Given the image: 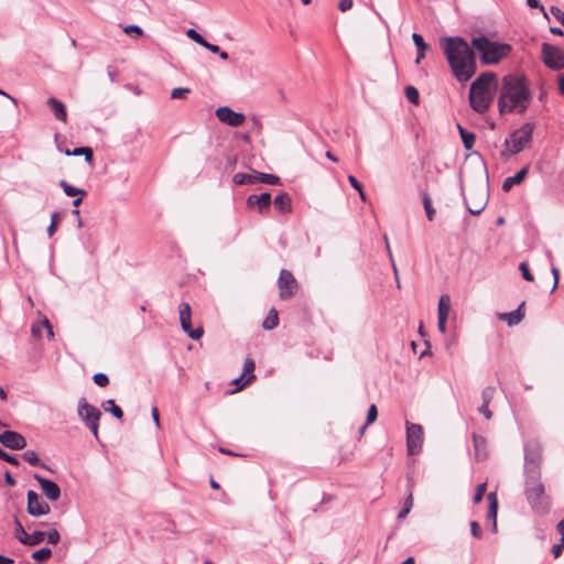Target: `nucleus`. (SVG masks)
Segmentation results:
<instances>
[{"mask_svg": "<svg viewBox=\"0 0 564 564\" xmlns=\"http://www.w3.org/2000/svg\"><path fill=\"white\" fill-rule=\"evenodd\" d=\"M423 444V429L420 424L406 423V448L410 455L421 452Z\"/></svg>", "mask_w": 564, "mask_h": 564, "instance_id": "9d476101", "label": "nucleus"}, {"mask_svg": "<svg viewBox=\"0 0 564 564\" xmlns=\"http://www.w3.org/2000/svg\"><path fill=\"white\" fill-rule=\"evenodd\" d=\"M279 285V295L282 300H288L293 296L295 289L297 286L296 280L293 276L292 272L283 269L280 272V276L278 280Z\"/></svg>", "mask_w": 564, "mask_h": 564, "instance_id": "ddd939ff", "label": "nucleus"}, {"mask_svg": "<svg viewBox=\"0 0 564 564\" xmlns=\"http://www.w3.org/2000/svg\"><path fill=\"white\" fill-rule=\"evenodd\" d=\"M232 180L238 185L254 184L258 182V175L256 171L252 174L236 173Z\"/></svg>", "mask_w": 564, "mask_h": 564, "instance_id": "cd10ccee", "label": "nucleus"}, {"mask_svg": "<svg viewBox=\"0 0 564 564\" xmlns=\"http://www.w3.org/2000/svg\"><path fill=\"white\" fill-rule=\"evenodd\" d=\"M532 99L531 91L524 77L507 75L502 79L498 108L500 113L524 112Z\"/></svg>", "mask_w": 564, "mask_h": 564, "instance_id": "f03ea898", "label": "nucleus"}, {"mask_svg": "<svg viewBox=\"0 0 564 564\" xmlns=\"http://www.w3.org/2000/svg\"><path fill=\"white\" fill-rule=\"evenodd\" d=\"M529 166H523L516 175L507 177L502 183V191L509 192L514 185L520 184L527 176Z\"/></svg>", "mask_w": 564, "mask_h": 564, "instance_id": "b1692460", "label": "nucleus"}, {"mask_svg": "<svg viewBox=\"0 0 564 564\" xmlns=\"http://www.w3.org/2000/svg\"><path fill=\"white\" fill-rule=\"evenodd\" d=\"M488 500V512L487 519L491 521V531H497V513H498V499L495 491H491L487 496Z\"/></svg>", "mask_w": 564, "mask_h": 564, "instance_id": "6ab92c4d", "label": "nucleus"}, {"mask_svg": "<svg viewBox=\"0 0 564 564\" xmlns=\"http://www.w3.org/2000/svg\"><path fill=\"white\" fill-rule=\"evenodd\" d=\"M123 32L126 34L135 33L137 35H142V33H143L142 29L137 24H130V25L124 26Z\"/></svg>", "mask_w": 564, "mask_h": 564, "instance_id": "bf43d9fd", "label": "nucleus"}, {"mask_svg": "<svg viewBox=\"0 0 564 564\" xmlns=\"http://www.w3.org/2000/svg\"><path fill=\"white\" fill-rule=\"evenodd\" d=\"M524 495L531 509L538 514H546L550 510V499L545 494V487L542 482L541 474L533 471L525 476Z\"/></svg>", "mask_w": 564, "mask_h": 564, "instance_id": "20e7f679", "label": "nucleus"}, {"mask_svg": "<svg viewBox=\"0 0 564 564\" xmlns=\"http://www.w3.org/2000/svg\"><path fill=\"white\" fill-rule=\"evenodd\" d=\"M279 325V315L274 308H271L263 321L262 327L267 330L274 329Z\"/></svg>", "mask_w": 564, "mask_h": 564, "instance_id": "c756f323", "label": "nucleus"}, {"mask_svg": "<svg viewBox=\"0 0 564 564\" xmlns=\"http://www.w3.org/2000/svg\"><path fill=\"white\" fill-rule=\"evenodd\" d=\"M4 481L7 485L13 487L15 486V479L12 477V475L9 471H6L4 474Z\"/></svg>", "mask_w": 564, "mask_h": 564, "instance_id": "338daca9", "label": "nucleus"}, {"mask_svg": "<svg viewBox=\"0 0 564 564\" xmlns=\"http://www.w3.org/2000/svg\"><path fill=\"white\" fill-rule=\"evenodd\" d=\"M457 127L459 130L462 141L464 143V147L467 150H470L475 144V139H476L475 134L473 132H469L466 129H464L460 124H458Z\"/></svg>", "mask_w": 564, "mask_h": 564, "instance_id": "7c9ffc66", "label": "nucleus"}, {"mask_svg": "<svg viewBox=\"0 0 564 564\" xmlns=\"http://www.w3.org/2000/svg\"><path fill=\"white\" fill-rule=\"evenodd\" d=\"M471 45L480 53L484 64H497L511 52V46L505 43L492 42L486 36L475 37Z\"/></svg>", "mask_w": 564, "mask_h": 564, "instance_id": "39448f33", "label": "nucleus"}, {"mask_svg": "<svg viewBox=\"0 0 564 564\" xmlns=\"http://www.w3.org/2000/svg\"><path fill=\"white\" fill-rule=\"evenodd\" d=\"M66 154L67 155H75V156L85 155V160L89 164L93 163L94 153H93V150L90 148H88V147L76 148L72 152L70 151H66Z\"/></svg>", "mask_w": 564, "mask_h": 564, "instance_id": "f704fd0d", "label": "nucleus"}, {"mask_svg": "<svg viewBox=\"0 0 564 564\" xmlns=\"http://www.w3.org/2000/svg\"><path fill=\"white\" fill-rule=\"evenodd\" d=\"M556 530L564 538V518L557 523Z\"/></svg>", "mask_w": 564, "mask_h": 564, "instance_id": "774afa93", "label": "nucleus"}, {"mask_svg": "<svg viewBox=\"0 0 564 564\" xmlns=\"http://www.w3.org/2000/svg\"><path fill=\"white\" fill-rule=\"evenodd\" d=\"M495 395L494 387H486L481 392L482 404L479 406L478 411L487 419L490 420L492 417V412L489 410V404Z\"/></svg>", "mask_w": 564, "mask_h": 564, "instance_id": "aec40b11", "label": "nucleus"}, {"mask_svg": "<svg viewBox=\"0 0 564 564\" xmlns=\"http://www.w3.org/2000/svg\"><path fill=\"white\" fill-rule=\"evenodd\" d=\"M0 443L12 451L23 449L26 446V441L22 434L9 430L0 434Z\"/></svg>", "mask_w": 564, "mask_h": 564, "instance_id": "dca6fc26", "label": "nucleus"}, {"mask_svg": "<svg viewBox=\"0 0 564 564\" xmlns=\"http://www.w3.org/2000/svg\"><path fill=\"white\" fill-rule=\"evenodd\" d=\"M534 124L527 122L519 129L513 131L508 139L505 141L506 150L501 152V155L509 158L521 152L532 140Z\"/></svg>", "mask_w": 564, "mask_h": 564, "instance_id": "423d86ee", "label": "nucleus"}, {"mask_svg": "<svg viewBox=\"0 0 564 564\" xmlns=\"http://www.w3.org/2000/svg\"><path fill=\"white\" fill-rule=\"evenodd\" d=\"M216 117L220 122L226 123L232 128L240 127L246 119L243 113L236 112L227 106L217 108Z\"/></svg>", "mask_w": 564, "mask_h": 564, "instance_id": "2eb2a0df", "label": "nucleus"}, {"mask_svg": "<svg viewBox=\"0 0 564 564\" xmlns=\"http://www.w3.org/2000/svg\"><path fill=\"white\" fill-rule=\"evenodd\" d=\"M45 538V533L42 531H34L32 534H29L28 539L23 541L20 539V543L24 545L34 546L40 544Z\"/></svg>", "mask_w": 564, "mask_h": 564, "instance_id": "c9c22d12", "label": "nucleus"}, {"mask_svg": "<svg viewBox=\"0 0 564 564\" xmlns=\"http://www.w3.org/2000/svg\"><path fill=\"white\" fill-rule=\"evenodd\" d=\"M52 556V550L50 547H42L32 553V558L39 563L47 561Z\"/></svg>", "mask_w": 564, "mask_h": 564, "instance_id": "e433bc0d", "label": "nucleus"}, {"mask_svg": "<svg viewBox=\"0 0 564 564\" xmlns=\"http://www.w3.org/2000/svg\"><path fill=\"white\" fill-rule=\"evenodd\" d=\"M550 11H551L552 15L563 25L564 24V12L555 6L551 7Z\"/></svg>", "mask_w": 564, "mask_h": 564, "instance_id": "864d4df0", "label": "nucleus"}, {"mask_svg": "<svg viewBox=\"0 0 564 564\" xmlns=\"http://www.w3.org/2000/svg\"><path fill=\"white\" fill-rule=\"evenodd\" d=\"M527 4L530 7V8H540V10L543 12L544 17L546 19H549L547 17V13L545 12L544 10V7L540 6L539 1L538 0H527Z\"/></svg>", "mask_w": 564, "mask_h": 564, "instance_id": "e2e57ef3", "label": "nucleus"}, {"mask_svg": "<svg viewBox=\"0 0 564 564\" xmlns=\"http://www.w3.org/2000/svg\"><path fill=\"white\" fill-rule=\"evenodd\" d=\"M404 94H405L406 99L411 104H413V105H417L419 104L420 95H419L417 89L414 86H406L405 89H404Z\"/></svg>", "mask_w": 564, "mask_h": 564, "instance_id": "58836bf2", "label": "nucleus"}, {"mask_svg": "<svg viewBox=\"0 0 564 564\" xmlns=\"http://www.w3.org/2000/svg\"><path fill=\"white\" fill-rule=\"evenodd\" d=\"M274 207L282 214H288L292 209L291 198L289 194L281 193L273 200Z\"/></svg>", "mask_w": 564, "mask_h": 564, "instance_id": "393cba45", "label": "nucleus"}, {"mask_svg": "<svg viewBox=\"0 0 564 564\" xmlns=\"http://www.w3.org/2000/svg\"><path fill=\"white\" fill-rule=\"evenodd\" d=\"M180 310V323L181 327L191 337L192 339L198 340L203 334L204 329L203 327H197L195 329L192 328L191 324V306L188 303H181L178 306Z\"/></svg>", "mask_w": 564, "mask_h": 564, "instance_id": "9b49d317", "label": "nucleus"}, {"mask_svg": "<svg viewBox=\"0 0 564 564\" xmlns=\"http://www.w3.org/2000/svg\"><path fill=\"white\" fill-rule=\"evenodd\" d=\"M497 87V77L492 72L480 74L470 85V107L478 113H485L494 99V90Z\"/></svg>", "mask_w": 564, "mask_h": 564, "instance_id": "7ed1b4c3", "label": "nucleus"}, {"mask_svg": "<svg viewBox=\"0 0 564 564\" xmlns=\"http://www.w3.org/2000/svg\"><path fill=\"white\" fill-rule=\"evenodd\" d=\"M524 302H522L519 307L512 312H509V313H499L498 314V318L500 321H506L508 323L509 326H514V325H518L524 317V313H523V306H524Z\"/></svg>", "mask_w": 564, "mask_h": 564, "instance_id": "412c9836", "label": "nucleus"}, {"mask_svg": "<svg viewBox=\"0 0 564 564\" xmlns=\"http://www.w3.org/2000/svg\"><path fill=\"white\" fill-rule=\"evenodd\" d=\"M271 202V194L265 192L260 195H249L246 203L249 208L258 207L259 213L263 214L269 209Z\"/></svg>", "mask_w": 564, "mask_h": 564, "instance_id": "a211bd4d", "label": "nucleus"}, {"mask_svg": "<svg viewBox=\"0 0 564 564\" xmlns=\"http://www.w3.org/2000/svg\"><path fill=\"white\" fill-rule=\"evenodd\" d=\"M28 512L33 517H41L50 513L51 508L47 502L42 500V498L33 490H29L28 495Z\"/></svg>", "mask_w": 564, "mask_h": 564, "instance_id": "4468645a", "label": "nucleus"}, {"mask_svg": "<svg viewBox=\"0 0 564 564\" xmlns=\"http://www.w3.org/2000/svg\"><path fill=\"white\" fill-rule=\"evenodd\" d=\"M34 479L39 482L43 495L51 501H56L61 497V489L58 485L50 479H46L39 474L34 475Z\"/></svg>", "mask_w": 564, "mask_h": 564, "instance_id": "f3484780", "label": "nucleus"}, {"mask_svg": "<svg viewBox=\"0 0 564 564\" xmlns=\"http://www.w3.org/2000/svg\"><path fill=\"white\" fill-rule=\"evenodd\" d=\"M486 488H487V484L486 482L479 484L476 487V492L474 495V502L475 503H479L482 500L484 495L486 492Z\"/></svg>", "mask_w": 564, "mask_h": 564, "instance_id": "de8ad7c7", "label": "nucleus"}, {"mask_svg": "<svg viewBox=\"0 0 564 564\" xmlns=\"http://www.w3.org/2000/svg\"><path fill=\"white\" fill-rule=\"evenodd\" d=\"M348 182L350 183V185H351L355 189H357L358 192H361V187H362V186H361V184L358 182V180H357L355 176L349 175V176H348Z\"/></svg>", "mask_w": 564, "mask_h": 564, "instance_id": "69168bd1", "label": "nucleus"}, {"mask_svg": "<svg viewBox=\"0 0 564 564\" xmlns=\"http://www.w3.org/2000/svg\"><path fill=\"white\" fill-rule=\"evenodd\" d=\"M412 506H413V496H412V492H410L404 501V506H403L402 510L398 514V518L404 519L411 511Z\"/></svg>", "mask_w": 564, "mask_h": 564, "instance_id": "a19ab883", "label": "nucleus"}, {"mask_svg": "<svg viewBox=\"0 0 564 564\" xmlns=\"http://www.w3.org/2000/svg\"><path fill=\"white\" fill-rule=\"evenodd\" d=\"M541 451L536 444H527L524 447V476L533 471L541 474Z\"/></svg>", "mask_w": 564, "mask_h": 564, "instance_id": "1a4fd4ad", "label": "nucleus"}, {"mask_svg": "<svg viewBox=\"0 0 564 564\" xmlns=\"http://www.w3.org/2000/svg\"><path fill=\"white\" fill-rule=\"evenodd\" d=\"M446 322L447 317L438 316L437 328L442 334L446 332Z\"/></svg>", "mask_w": 564, "mask_h": 564, "instance_id": "0e129e2a", "label": "nucleus"}, {"mask_svg": "<svg viewBox=\"0 0 564 564\" xmlns=\"http://www.w3.org/2000/svg\"><path fill=\"white\" fill-rule=\"evenodd\" d=\"M412 40H413V42L416 46V51H417V56H416L415 63L419 64L421 62V59H423L425 56V51L427 50V44L424 42L422 35H420L419 33H413Z\"/></svg>", "mask_w": 564, "mask_h": 564, "instance_id": "bb28decb", "label": "nucleus"}, {"mask_svg": "<svg viewBox=\"0 0 564 564\" xmlns=\"http://www.w3.org/2000/svg\"><path fill=\"white\" fill-rule=\"evenodd\" d=\"M77 414L84 421L85 425L98 440V429L101 412L98 408L89 404L85 398H80L77 406Z\"/></svg>", "mask_w": 564, "mask_h": 564, "instance_id": "0eeeda50", "label": "nucleus"}, {"mask_svg": "<svg viewBox=\"0 0 564 564\" xmlns=\"http://www.w3.org/2000/svg\"><path fill=\"white\" fill-rule=\"evenodd\" d=\"M551 272H552V275L554 278V283H553V286L551 289V292H553L557 288V285H558L560 271H558V269L555 265L552 264Z\"/></svg>", "mask_w": 564, "mask_h": 564, "instance_id": "052dcab7", "label": "nucleus"}, {"mask_svg": "<svg viewBox=\"0 0 564 564\" xmlns=\"http://www.w3.org/2000/svg\"><path fill=\"white\" fill-rule=\"evenodd\" d=\"M254 361L251 359V358H247L245 360V364H243V371L241 375H243V377L246 375H249L246 380L243 381V383L236 389V391L238 390H241L245 386H247L248 383H250L252 380H254L256 376L253 375V370H254Z\"/></svg>", "mask_w": 564, "mask_h": 564, "instance_id": "a878e982", "label": "nucleus"}, {"mask_svg": "<svg viewBox=\"0 0 564 564\" xmlns=\"http://www.w3.org/2000/svg\"><path fill=\"white\" fill-rule=\"evenodd\" d=\"M451 311V297L448 294H443L438 301L437 314L442 317H448Z\"/></svg>", "mask_w": 564, "mask_h": 564, "instance_id": "c85d7f7f", "label": "nucleus"}, {"mask_svg": "<svg viewBox=\"0 0 564 564\" xmlns=\"http://www.w3.org/2000/svg\"><path fill=\"white\" fill-rule=\"evenodd\" d=\"M189 91H191L189 88H184V87L174 88L171 91V98L172 99L185 98L189 94Z\"/></svg>", "mask_w": 564, "mask_h": 564, "instance_id": "c03bdc74", "label": "nucleus"}, {"mask_svg": "<svg viewBox=\"0 0 564 564\" xmlns=\"http://www.w3.org/2000/svg\"><path fill=\"white\" fill-rule=\"evenodd\" d=\"M465 203L471 215H479L487 205V194L484 189H471L465 197Z\"/></svg>", "mask_w": 564, "mask_h": 564, "instance_id": "f8f14e48", "label": "nucleus"}, {"mask_svg": "<svg viewBox=\"0 0 564 564\" xmlns=\"http://www.w3.org/2000/svg\"><path fill=\"white\" fill-rule=\"evenodd\" d=\"M543 63L553 70L564 68V52L558 47L543 43L542 44Z\"/></svg>", "mask_w": 564, "mask_h": 564, "instance_id": "6e6552de", "label": "nucleus"}, {"mask_svg": "<svg viewBox=\"0 0 564 564\" xmlns=\"http://www.w3.org/2000/svg\"><path fill=\"white\" fill-rule=\"evenodd\" d=\"M204 47L212 53L219 54V57L224 61L228 59L229 55L227 52L221 51L218 45L207 42Z\"/></svg>", "mask_w": 564, "mask_h": 564, "instance_id": "79ce46f5", "label": "nucleus"}, {"mask_svg": "<svg viewBox=\"0 0 564 564\" xmlns=\"http://www.w3.org/2000/svg\"><path fill=\"white\" fill-rule=\"evenodd\" d=\"M377 416H378V411H377V408L375 404H372L369 410H368V413H367V422L366 424H371L373 423L376 420H377Z\"/></svg>", "mask_w": 564, "mask_h": 564, "instance_id": "5fc2aeb1", "label": "nucleus"}, {"mask_svg": "<svg viewBox=\"0 0 564 564\" xmlns=\"http://www.w3.org/2000/svg\"><path fill=\"white\" fill-rule=\"evenodd\" d=\"M564 550V538L561 536L560 543L552 546V554L554 557H558Z\"/></svg>", "mask_w": 564, "mask_h": 564, "instance_id": "13d9d810", "label": "nucleus"}, {"mask_svg": "<svg viewBox=\"0 0 564 564\" xmlns=\"http://www.w3.org/2000/svg\"><path fill=\"white\" fill-rule=\"evenodd\" d=\"M41 326H44V328L46 330L47 338L50 340L54 339L53 326L50 323V321L47 319V317L41 316Z\"/></svg>", "mask_w": 564, "mask_h": 564, "instance_id": "8fccbe9b", "label": "nucleus"}, {"mask_svg": "<svg viewBox=\"0 0 564 564\" xmlns=\"http://www.w3.org/2000/svg\"><path fill=\"white\" fill-rule=\"evenodd\" d=\"M473 443L475 449V458L476 460H484L488 456L487 452V441L485 437L474 433L473 434Z\"/></svg>", "mask_w": 564, "mask_h": 564, "instance_id": "5701e85b", "label": "nucleus"}, {"mask_svg": "<svg viewBox=\"0 0 564 564\" xmlns=\"http://www.w3.org/2000/svg\"><path fill=\"white\" fill-rule=\"evenodd\" d=\"M0 458L3 459L4 462L11 464V465H14V466L19 465V460H18L17 457L8 454L7 452H4L1 448H0Z\"/></svg>", "mask_w": 564, "mask_h": 564, "instance_id": "3c124183", "label": "nucleus"}, {"mask_svg": "<svg viewBox=\"0 0 564 564\" xmlns=\"http://www.w3.org/2000/svg\"><path fill=\"white\" fill-rule=\"evenodd\" d=\"M519 270L521 271L522 276L525 281L532 282L534 280L533 274L531 273L527 262H521L519 264Z\"/></svg>", "mask_w": 564, "mask_h": 564, "instance_id": "49530a36", "label": "nucleus"}, {"mask_svg": "<svg viewBox=\"0 0 564 564\" xmlns=\"http://www.w3.org/2000/svg\"><path fill=\"white\" fill-rule=\"evenodd\" d=\"M47 105L50 106L56 120L66 122V120H67L66 107L62 101H59L58 99H56L54 97H50L47 99Z\"/></svg>", "mask_w": 564, "mask_h": 564, "instance_id": "4be33fe9", "label": "nucleus"}, {"mask_svg": "<svg viewBox=\"0 0 564 564\" xmlns=\"http://www.w3.org/2000/svg\"><path fill=\"white\" fill-rule=\"evenodd\" d=\"M423 207L429 220H433L435 216V209L432 206V199L426 192H421Z\"/></svg>", "mask_w": 564, "mask_h": 564, "instance_id": "473e14b6", "label": "nucleus"}, {"mask_svg": "<svg viewBox=\"0 0 564 564\" xmlns=\"http://www.w3.org/2000/svg\"><path fill=\"white\" fill-rule=\"evenodd\" d=\"M43 329H45V328H44V326H41V319H40L39 322L32 324L31 333H32L33 337L41 338Z\"/></svg>", "mask_w": 564, "mask_h": 564, "instance_id": "603ef678", "label": "nucleus"}, {"mask_svg": "<svg viewBox=\"0 0 564 564\" xmlns=\"http://www.w3.org/2000/svg\"><path fill=\"white\" fill-rule=\"evenodd\" d=\"M257 175H258V182H261V183H264V184L274 185V184H278L280 182V178L276 175H274V174H267V173L257 172Z\"/></svg>", "mask_w": 564, "mask_h": 564, "instance_id": "ea45409f", "label": "nucleus"}, {"mask_svg": "<svg viewBox=\"0 0 564 564\" xmlns=\"http://www.w3.org/2000/svg\"><path fill=\"white\" fill-rule=\"evenodd\" d=\"M94 382L99 387H106L109 383V378L106 373L98 372L93 377Z\"/></svg>", "mask_w": 564, "mask_h": 564, "instance_id": "a18cd8bd", "label": "nucleus"}, {"mask_svg": "<svg viewBox=\"0 0 564 564\" xmlns=\"http://www.w3.org/2000/svg\"><path fill=\"white\" fill-rule=\"evenodd\" d=\"M470 532H471L473 536H475L477 539L481 538L482 531H481V528H480V525H479V523L477 521H471L470 522Z\"/></svg>", "mask_w": 564, "mask_h": 564, "instance_id": "4d7b16f0", "label": "nucleus"}, {"mask_svg": "<svg viewBox=\"0 0 564 564\" xmlns=\"http://www.w3.org/2000/svg\"><path fill=\"white\" fill-rule=\"evenodd\" d=\"M338 8L340 11L345 12L352 8V0H340Z\"/></svg>", "mask_w": 564, "mask_h": 564, "instance_id": "680f3d73", "label": "nucleus"}, {"mask_svg": "<svg viewBox=\"0 0 564 564\" xmlns=\"http://www.w3.org/2000/svg\"><path fill=\"white\" fill-rule=\"evenodd\" d=\"M59 186L63 188L65 195H67L69 197H75L77 195H82V196L86 195V191L85 189L75 187V186L68 184L64 180L59 182Z\"/></svg>", "mask_w": 564, "mask_h": 564, "instance_id": "2f4dec72", "label": "nucleus"}, {"mask_svg": "<svg viewBox=\"0 0 564 564\" xmlns=\"http://www.w3.org/2000/svg\"><path fill=\"white\" fill-rule=\"evenodd\" d=\"M15 538L20 541V539H22L23 541H25L29 536V534L25 532L23 525L21 524V522L15 518Z\"/></svg>", "mask_w": 564, "mask_h": 564, "instance_id": "09e8293b", "label": "nucleus"}, {"mask_svg": "<svg viewBox=\"0 0 564 564\" xmlns=\"http://www.w3.org/2000/svg\"><path fill=\"white\" fill-rule=\"evenodd\" d=\"M23 458L32 466H41L43 468H46V465L41 462L37 454L34 451H26L23 454Z\"/></svg>", "mask_w": 564, "mask_h": 564, "instance_id": "4c0bfd02", "label": "nucleus"}, {"mask_svg": "<svg viewBox=\"0 0 564 564\" xmlns=\"http://www.w3.org/2000/svg\"><path fill=\"white\" fill-rule=\"evenodd\" d=\"M186 35L203 47L207 43V41L194 29H188L186 31Z\"/></svg>", "mask_w": 564, "mask_h": 564, "instance_id": "37998d69", "label": "nucleus"}, {"mask_svg": "<svg viewBox=\"0 0 564 564\" xmlns=\"http://www.w3.org/2000/svg\"><path fill=\"white\" fill-rule=\"evenodd\" d=\"M102 408L106 412H110L116 419H122L123 411L115 403L112 399H109L102 403Z\"/></svg>", "mask_w": 564, "mask_h": 564, "instance_id": "72a5a7b5", "label": "nucleus"}, {"mask_svg": "<svg viewBox=\"0 0 564 564\" xmlns=\"http://www.w3.org/2000/svg\"><path fill=\"white\" fill-rule=\"evenodd\" d=\"M448 65L460 83L468 82L476 73V56L468 43L458 36H446L441 41Z\"/></svg>", "mask_w": 564, "mask_h": 564, "instance_id": "f257e3e1", "label": "nucleus"}, {"mask_svg": "<svg viewBox=\"0 0 564 564\" xmlns=\"http://www.w3.org/2000/svg\"><path fill=\"white\" fill-rule=\"evenodd\" d=\"M61 540V535L57 530L53 529L47 532V542L51 544H57Z\"/></svg>", "mask_w": 564, "mask_h": 564, "instance_id": "6e6d98bb", "label": "nucleus"}]
</instances>
